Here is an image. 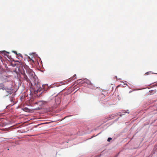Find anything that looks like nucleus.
<instances>
[{
    "label": "nucleus",
    "instance_id": "6e6552de",
    "mask_svg": "<svg viewBox=\"0 0 157 157\" xmlns=\"http://www.w3.org/2000/svg\"><path fill=\"white\" fill-rule=\"evenodd\" d=\"M13 52L17 54V55H18L17 54V52L15 51H13Z\"/></svg>",
    "mask_w": 157,
    "mask_h": 157
},
{
    "label": "nucleus",
    "instance_id": "20e7f679",
    "mask_svg": "<svg viewBox=\"0 0 157 157\" xmlns=\"http://www.w3.org/2000/svg\"><path fill=\"white\" fill-rule=\"evenodd\" d=\"M0 86L2 88H4V89H6V88L2 83L0 84Z\"/></svg>",
    "mask_w": 157,
    "mask_h": 157
},
{
    "label": "nucleus",
    "instance_id": "7ed1b4c3",
    "mask_svg": "<svg viewBox=\"0 0 157 157\" xmlns=\"http://www.w3.org/2000/svg\"><path fill=\"white\" fill-rule=\"evenodd\" d=\"M86 83L88 85H91L92 86L93 85L91 83L90 81L89 80H87L86 81Z\"/></svg>",
    "mask_w": 157,
    "mask_h": 157
},
{
    "label": "nucleus",
    "instance_id": "f257e3e1",
    "mask_svg": "<svg viewBox=\"0 0 157 157\" xmlns=\"http://www.w3.org/2000/svg\"><path fill=\"white\" fill-rule=\"evenodd\" d=\"M36 88L35 89V91H36V92L37 93H38V92H40L41 91H42L43 90L42 88L41 87H39V84H37V85H36Z\"/></svg>",
    "mask_w": 157,
    "mask_h": 157
},
{
    "label": "nucleus",
    "instance_id": "0eeeda50",
    "mask_svg": "<svg viewBox=\"0 0 157 157\" xmlns=\"http://www.w3.org/2000/svg\"><path fill=\"white\" fill-rule=\"evenodd\" d=\"M112 140V138H109L107 140V141L109 142L110 141V140Z\"/></svg>",
    "mask_w": 157,
    "mask_h": 157
},
{
    "label": "nucleus",
    "instance_id": "f03ea898",
    "mask_svg": "<svg viewBox=\"0 0 157 157\" xmlns=\"http://www.w3.org/2000/svg\"><path fill=\"white\" fill-rule=\"evenodd\" d=\"M22 75H23L24 79L28 82V78L25 74L24 72H23L22 73Z\"/></svg>",
    "mask_w": 157,
    "mask_h": 157
},
{
    "label": "nucleus",
    "instance_id": "423d86ee",
    "mask_svg": "<svg viewBox=\"0 0 157 157\" xmlns=\"http://www.w3.org/2000/svg\"><path fill=\"white\" fill-rule=\"evenodd\" d=\"M17 54H18V55H17L18 56H20V57H22V55L21 54L18 53Z\"/></svg>",
    "mask_w": 157,
    "mask_h": 157
},
{
    "label": "nucleus",
    "instance_id": "39448f33",
    "mask_svg": "<svg viewBox=\"0 0 157 157\" xmlns=\"http://www.w3.org/2000/svg\"><path fill=\"white\" fill-rule=\"evenodd\" d=\"M29 71H30V74H31V75H33V71H31V70H29L28 71V72H29Z\"/></svg>",
    "mask_w": 157,
    "mask_h": 157
},
{
    "label": "nucleus",
    "instance_id": "9b49d317",
    "mask_svg": "<svg viewBox=\"0 0 157 157\" xmlns=\"http://www.w3.org/2000/svg\"><path fill=\"white\" fill-rule=\"evenodd\" d=\"M124 113H127L128 114H129V112H124Z\"/></svg>",
    "mask_w": 157,
    "mask_h": 157
},
{
    "label": "nucleus",
    "instance_id": "1a4fd4ad",
    "mask_svg": "<svg viewBox=\"0 0 157 157\" xmlns=\"http://www.w3.org/2000/svg\"><path fill=\"white\" fill-rule=\"evenodd\" d=\"M76 75H74L73 77H71V79H72V78H73L75 76H76Z\"/></svg>",
    "mask_w": 157,
    "mask_h": 157
},
{
    "label": "nucleus",
    "instance_id": "f8f14e48",
    "mask_svg": "<svg viewBox=\"0 0 157 157\" xmlns=\"http://www.w3.org/2000/svg\"><path fill=\"white\" fill-rule=\"evenodd\" d=\"M31 60H32L34 62V61H33V60H32V59H31Z\"/></svg>",
    "mask_w": 157,
    "mask_h": 157
},
{
    "label": "nucleus",
    "instance_id": "9d476101",
    "mask_svg": "<svg viewBox=\"0 0 157 157\" xmlns=\"http://www.w3.org/2000/svg\"><path fill=\"white\" fill-rule=\"evenodd\" d=\"M123 115H124V114H120V115H119V116H120V117H122V116Z\"/></svg>",
    "mask_w": 157,
    "mask_h": 157
}]
</instances>
